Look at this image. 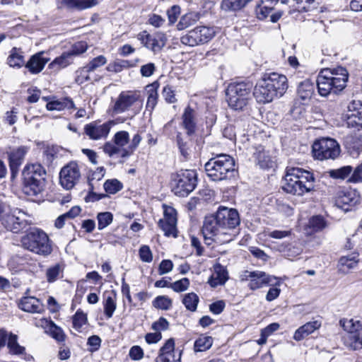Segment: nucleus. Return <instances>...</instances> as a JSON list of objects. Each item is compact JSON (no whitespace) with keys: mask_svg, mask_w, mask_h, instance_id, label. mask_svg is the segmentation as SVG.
Instances as JSON below:
<instances>
[{"mask_svg":"<svg viewBox=\"0 0 362 362\" xmlns=\"http://www.w3.org/2000/svg\"><path fill=\"white\" fill-rule=\"evenodd\" d=\"M172 300L166 296H159L153 301V305L158 309L168 310L171 308Z\"/></svg>","mask_w":362,"mask_h":362,"instance_id":"obj_50","label":"nucleus"},{"mask_svg":"<svg viewBox=\"0 0 362 362\" xmlns=\"http://www.w3.org/2000/svg\"><path fill=\"white\" fill-rule=\"evenodd\" d=\"M202 231L207 245L214 242L224 244L231 241V235L224 231L214 215L205 217Z\"/></svg>","mask_w":362,"mask_h":362,"instance_id":"obj_9","label":"nucleus"},{"mask_svg":"<svg viewBox=\"0 0 362 362\" xmlns=\"http://www.w3.org/2000/svg\"><path fill=\"white\" fill-rule=\"evenodd\" d=\"M181 351L175 350L174 340L169 339L160 349L155 362H181Z\"/></svg>","mask_w":362,"mask_h":362,"instance_id":"obj_21","label":"nucleus"},{"mask_svg":"<svg viewBox=\"0 0 362 362\" xmlns=\"http://www.w3.org/2000/svg\"><path fill=\"white\" fill-rule=\"evenodd\" d=\"M129 356L134 361H139L144 357V351L139 346H133L129 350Z\"/></svg>","mask_w":362,"mask_h":362,"instance_id":"obj_63","label":"nucleus"},{"mask_svg":"<svg viewBox=\"0 0 362 362\" xmlns=\"http://www.w3.org/2000/svg\"><path fill=\"white\" fill-rule=\"evenodd\" d=\"M288 87L285 75L272 72L265 74L259 80L254 88L253 95L258 103H267L283 96Z\"/></svg>","mask_w":362,"mask_h":362,"instance_id":"obj_1","label":"nucleus"},{"mask_svg":"<svg viewBox=\"0 0 362 362\" xmlns=\"http://www.w3.org/2000/svg\"><path fill=\"white\" fill-rule=\"evenodd\" d=\"M73 62L72 57L68 52H63L59 57L54 59L49 64V69L57 71L71 64Z\"/></svg>","mask_w":362,"mask_h":362,"instance_id":"obj_37","label":"nucleus"},{"mask_svg":"<svg viewBox=\"0 0 362 362\" xmlns=\"http://www.w3.org/2000/svg\"><path fill=\"white\" fill-rule=\"evenodd\" d=\"M107 63V59L103 55L98 56L90 60L86 66L91 72Z\"/></svg>","mask_w":362,"mask_h":362,"instance_id":"obj_55","label":"nucleus"},{"mask_svg":"<svg viewBox=\"0 0 362 362\" xmlns=\"http://www.w3.org/2000/svg\"><path fill=\"white\" fill-rule=\"evenodd\" d=\"M352 168L349 165L344 166L341 168L332 170L331 172V176L334 178L337 179H345L351 173Z\"/></svg>","mask_w":362,"mask_h":362,"instance_id":"obj_59","label":"nucleus"},{"mask_svg":"<svg viewBox=\"0 0 362 362\" xmlns=\"http://www.w3.org/2000/svg\"><path fill=\"white\" fill-rule=\"evenodd\" d=\"M279 0H262L257 5L255 13L259 20H265L274 9L273 5L278 3Z\"/></svg>","mask_w":362,"mask_h":362,"instance_id":"obj_32","label":"nucleus"},{"mask_svg":"<svg viewBox=\"0 0 362 362\" xmlns=\"http://www.w3.org/2000/svg\"><path fill=\"white\" fill-rule=\"evenodd\" d=\"M214 216L224 231L231 235V240H233L237 234L235 229L240 222L238 211L220 206Z\"/></svg>","mask_w":362,"mask_h":362,"instance_id":"obj_14","label":"nucleus"},{"mask_svg":"<svg viewBox=\"0 0 362 362\" xmlns=\"http://www.w3.org/2000/svg\"><path fill=\"white\" fill-rule=\"evenodd\" d=\"M90 72L91 71L88 69H87L86 66L78 69L76 71L75 81L78 84H83L85 82L90 81L91 80L90 76Z\"/></svg>","mask_w":362,"mask_h":362,"instance_id":"obj_52","label":"nucleus"},{"mask_svg":"<svg viewBox=\"0 0 362 362\" xmlns=\"http://www.w3.org/2000/svg\"><path fill=\"white\" fill-rule=\"evenodd\" d=\"M114 124L115 122L113 121H108L103 124L93 122L85 125L84 132L90 139L99 140L105 139Z\"/></svg>","mask_w":362,"mask_h":362,"instance_id":"obj_20","label":"nucleus"},{"mask_svg":"<svg viewBox=\"0 0 362 362\" xmlns=\"http://www.w3.org/2000/svg\"><path fill=\"white\" fill-rule=\"evenodd\" d=\"M81 174L79 166L75 162H70L64 165L59 173V183L61 186L69 190L77 185L81 179Z\"/></svg>","mask_w":362,"mask_h":362,"instance_id":"obj_17","label":"nucleus"},{"mask_svg":"<svg viewBox=\"0 0 362 362\" xmlns=\"http://www.w3.org/2000/svg\"><path fill=\"white\" fill-rule=\"evenodd\" d=\"M314 180L310 171L300 168H287L282 188L287 193L302 196L313 189Z\"/></svg>","mask_w":362,"mask_h":362,"instance_id":"obj_3","label":"nucleus"},{"mask_svg":"<svg viewBox=\"0 0 362 362\" xmlns=\"http://www.w3.org/2000/svg\"><path fill=\"white\" fill-rule=\"evenodd\" d=\"M23 247L40 256L47 257L53 250L52 242L47 233L38 228L29 230L21 239Z\"/></svg>","mask_w":362,"mask_h":362,"instance_id":"obj_5","label":"nucleus"},{"mask_svg":"<svg viewBox=\"0 0 362 362\" xmlns=\"http://www.w3.org/2000/svg\"><path fill=\"white\" fill-rule=\"evenodd\" d=\"M346 334L342 340L344 344L350 350L362 349V322L354 319H341L339 321Z\"/></svg>","mask_w":362,"mask_h":362,"instance_id":"obj_10","label":"nucleus"},{"mask_svg":"<svg viewBox=\"0 0 362 362\" xmlns=\"http://www.w3.org/2000/svg\"><path fill=\"white\" fill-rule=\"evenodd\" d=\"M216 34L215 29L209 26H197L183 35L181 42L189 47H194L209 42Z\"/></svg>","mask_w":362,"mask_h":362,"instance_id":"obj_13","label":"nucleus"},{"mask_svg":"<svg viewBox=\"0 0 362 362\" xmlns=\"http://www.w3.org/2000/svg\"><path fill=\"white\" fill-rule=\"evenodd\" d=\"M315 86L313 83L309 79L300 82L298 86L297 93L302 100L311 98L314 93Z\"/></svg>","mask_w":362,"mask_h":362,"instance_id":"obj_39","label":"nucleus"},{"mask_svg":"<svg viewBox=\"0 0 362 362\" xmlns=\"http://www.w3.org/2000/svg\"><path fill=\"white\" fill-rule=\"evenodd\" d=\"M141 141V136L140 134H136L129 142V134L126 131H119L113 137V141L122 152V157L129 156L132 154L139 145Z\"/></svg>","mask_w":362,"mask_h":362,"instance_id":"obj_16","label":"nucleus"},{"mask_svg":"<svg viewBox=\"0 0 362 362\" xmlns=\"http://www.w3.org/2000/svg\"><path fill=\"white\" fill-rule=\"evenodd\" d=\"M309 226L315 231H319L326 227V222L320 216L312 217L309 221Z\"/></svg>","mask_w":362,"mask_h":362,"instance_id":"obj_57","label":"nucleus"},{"mask_svg":"<svg viewBox=\"0 0 362 362\" xmlns=\"http://www.w3.org/2000/svg\"><path fill=\"white\" fill-rule=\"evenodd\" d=\"M48 332L51 337L58 341H63L65 339V335L63 330L57 326L53 322H50L48 327Z\"/></svg>","mask_w":362,"mask_h":362,"instance_id":"obj_54","label":"nucleus"},{"mask_svg":"<svg viewBox=\"0 0 362 362\" xmlns=\"http://www.w3.org/2000/svg\"><path fill=\"white\" fill-rule=\"evenodd\" d=\"M199 299L198 296L194 293H189L185 294L182 298V303L187 310L194 312L197 310Z\"/></svg>","mask_w":362,"mask_h":362,"instance_id":"obj_47","label":"nucleus"},{"mask_svg":"<svg viewBox=\"0 0 362 362\" xmlns=\"http://www.w3.org/2000/svg\"><path fill=\"white\" fill-rule=\"evenodd\" d=\"M99 0H64V4L70 8L83 10L98 5Z\"/></svg>","mask_w":362,"mask_h":362,"instance_id":"obj_40","label":"nucleus"},{"mask_svg":"<svg viewBox=\"0 0 362 362\" xmlns=\"http://www.w3.org/2000/svg\"><path fill=\"white\" fill-rule=\"evenodd\" d=\"M163 218L160 219L158 225L164 232L165 235H177V212L171 206L163 205Z\"/></svg>","mask_w":362,"mask_h":362,"instance_id":"obj_19","label":"nucleus"},{"mask_svg":"<svg viewBox=\"0 0 362 362\" xmlns=\"http://www.w3.org/2000/svg\"><path fill=\"white\" fill-rule=\"evenodd\" d=\"M2 225L13 233H18L25 227V221L16 214H6L2 218Z\"/></svg>","mask_w":362,"mask_h":362,"instance_id":"obj_27","label":"nucleus"},{"mask_svg":"<svg viewBox=\"0 0 362 362\" xmlns=\"http://www.w3.org/2000/svg\"><path fill=\"white\" fill-rule=\"evenodd\" d=\"M45 171L40 164L28 165L23 171V190L28 196L40 194L45 186Z\"/></svg>","mask_w":362,"mask_h":362,"instance_id":"obj_7","label":"nucleus"},{"mask_svg":"<svg viewBox=\"0 0 362 362\" xmlns=\"http://www.w3.org/2000/svg\"><path fill=\"white\" fill-rule=\"evenodd\" d=\"M139 255L140 259L144 262L150 263L153 260V254L148 245H144L140 247Z\"/></svg>","mask_w":362,"mask_h":362,"instance_id":"obj_58","label":"nucleus"},{"mask_svg":"<svg viewBox=\"0 0 362 362\" xmlns=\"http://www.w3.org/2000/svg\"><path fill=\"white\" fill-rule=\"evenodd\" d=\"M243 280L248 281V287L252 290H256L264 286L279 285L280 283L275 276H272L262 271H245Z\"/></svg>","mask_w":362,"mask_h":362,"instance_id":"obj_15","label":"nucleus"},{"mask_svg":"<svg viewBox=\"0 0 362 362\" xmlns=\"http://www.w3.org/2000/svg\"><path fill=\"white\" fill-rule=\"evenodd\" d=\"M21 49L13 47L10 51L7 63L11 67L21 68L24 65V56Z\"/></svg>","mask_w":362,"mask_h":362,"instance_id":"obj_38","label":"nucleus"},{"mask_svg":"<svg viewBox=\"0 0 362 362\" xmlns=\"http://www.w3.org/2000/svg\"><path fill=\"white\" fill-rule=\"evenodd\" d=\"M199 19V14L197 12H189L182 16L177 25L178 30H184L194 24Z\"/></svg>","mask_w":362,"mask_h":362,"instance_id":"obj_42","label":"nucleus"},{"mask_svg":"<svg viewBox=\"0 0 362 362\" xmlns=\"http://www.w3.org/2000/svg\"><path fill=\"white\" fill-rule=\"evenodd\" d=\"M138 39L142 45L154 54L160 52L167 42V37L163 33H156L153 35L143 31L138 35Z\"/></svg>","mask_w":362,"mask_h":362,"instance_id":"obj_18","label":"nucleus"},{"mask_svg":"<svg viewBox=\"0 0 362 362\" xmlns=\"http://www.w3.org/2000/svg\"><path fill=\"white\" fill-rule=\"evenodd\" d=\"M228 279V275L226 268L220 264H216L214 267V273L209 280V284L211 287H216L219 285H223Z\"/></svg>","mask_w":362,"mask_h":362,"instance_id":"obj_28","label":"nucleus"},{"mask_svg":"<svg viewBox=\"0 0 362 362\" xmlns=\"http://www.w3.org/2000/svg\"><path fill=\"white\" fill-rule=\"evenodd\" d=\"M88 49V45L86 42L80 41L71 47V49L68 51V53L70 54V56L74 58L75 56H78L84 53Z\"/></svg>","mask_w":362,"mask_h":362,"instance_id":"obj_56","label":"nucleus"},{"mask_svg":"<svg viewBox=\"0 0 362 362\" xmlns=\"http://www.w3.org/2000/svg\"><path fill=\"white\" fill-rule=\"evenodd\" d=\"M359 201L356 192L352 190L343 191L339 193L335 204L337 207L349 211L350 206H355Z\"/></svg>","mask_w":362,"mask_h":362,"instance_id":"obj_23","label":"nucleus"},{"mask_svg":"<svg viewBox=\"0 0 362 362\" xmlns=\"http://www.w3.org/2000/svg\"><path fill=\"white\" fill-rule=\"evenodd\" d=\"M252 0H222L221 8L226 11H238L245 8Z\"/></svg>","mask_w":362,"mask_h":362,"instance_id":"obj_34","label":"nucleus"},{"mask_svg":"<svg viewBox=\"0 0 362 362\" xmlns=\"http://www.w3.org/2000/svg\"><path fill=\"white\" fill-rule=\"evenodd\" d=\"M103 187L107 193L114 194L120 191L122 189L123 185L118 180L110 179L105 182Z\"/></svg>","mask_w":362,"mask_h":362,"instance_id":"obj_51","label":"nucleus"},{"mask_svg":"<svg viewBox=\"0 0 362 362\" xmlns=\"http://www.w3.org/2000/svg\"><path fill=\"white\" fill-rule=\"evenodd\" d=\"M346 146L353 156H358L362 151V139L359 137L348 136Z\"/></svg>","mask_w":362,"mask_h":362,"instance_id":"obj_44","label":"nucleus"},{"mask_svg":"<svg viewBox=\"0 0 362 362\" xmlns=\"http://www.w3.org/2000/svg\"><path fill=\"white\" fill-rule=\"evenodd\" d=\"M162 93L165 100L168 103H175L177 102L175 90L173 89L172 86L168 85L165 86Z\"/></svg>","mask_w":362,"mask_h":362,"instance_id":"obj_61","label":"nucleus"},{"mask_svg":"<svg viewBox=\"0 0 362 362\" xmlns=\"http://www.w3.org/2000/svg\"><path fill=\"white\" fill-rule=\"evenodd\" d=\"M213 344V338L209 336H201L194 342V350L196 352L205 351Z\"/></svg>","mask_w":362,"mask_h":362,"instance_id":"obj_46","label":"nucleus"},{"mask_svg":"<svg viewBox=\"0 0 362 362\" xmlns=\"http://www.w3.org/2000/svg\"><path fill=\"white\" fill-rule=\"evenodd\" d=\"M195 111L189 106H187L182 115V127L186 130L187 135L194 134L197 128Z\"/></svg>","mask_w":362,"mask_h":362,"instance_id":"obj_26","label":"nucleus"},{"mask_svg":"<svg viewBox=\"0 0 362 362\" xmlns=\"http://www.w3.org/2000/svg\"><path fill=\"white\" fill-rule=\"evenodd\" d=\"M6 341L7 348L10 354L18 356L28 362L33 361V356L27 354L25 348L21 346L18 342V336L16 334L8 333Z\"/></svg>","mask_w":362,"mask_h":362,"instance_id":"obj_22","label":"nucleus"},{"mask_svg":"<svg viewBox=\"0 0 362 362\" xmlns=\"http://www.w3.org/2000/svg\"><path fill=\"white\" fill-rule=\"evenodd\" d=\"M348 76L347 70L342 66L321 70L316 80L319 94L325 97L339 93L346 87Z\"/></svg>","mask_w":362,"mask_h":362,"instance_id":"obj_2","label":"nucleus"},{"mask_svg":"<svg viewBox=\"0 0 362 362\" xmlns=\"http://www.w3.org/2000/svg\"><path fill=\"white\" fill-rule=\"evenodd\" d=\"M27 152L28 148L25 146H20L11 152L9 155V160L11 170L13 175L18 171V168Z\"/></svg>","mask_w":362,"mask_h":362,"instance_id":"obj_29","label":"nucleus"},{"mask_svg":"<svg viewBox=\"0 0 362 362\" xmlns=\"http://www.w3.org/2000/svg\"><path fill=\"white\" fill-rule=\"evenodd\" d=\"M19 308L23 311L33 313H40L43 310L42 304L34 297L22 298L19 303Z\"/></svg>","mask_w":362,"mask_h":362,"instance_id":"obj_30","label":"nucleus"},{"mask_svg":"<svg viewBox=\"0 0 362 362\" xmlns=\"http://www.w3.org/2000/svg\"><path fill=\"white\" fill-rule=\"evenodd\" d=\"M208 177L214 181L230 178L235 173V161L226 154L218 155L211 158L204 165Z\"/></svg>","mask_w":362,"mask_h":362,"instance_id":"obj_4","label":"nucleus"},{"mask_svg":"<svg viewBox=\"0 0 362 362\" xmlns=\"http://www.w3.org/2000/svg\"><path fill=\"white\" fill-rule=\"evenodd\" d=\"M49 60V58L45 57L44 52H40L33 55L25 66L32 74H37L42 71Z\"/></svg>","mask_w":362,"mask_h":362,"instance_id":"obj_24","label":"nucleus"},{"mask_svg":"<svg viewBox=\"0 0 362 362\" xmlns=\"http://www.w3.org/2000/svg\"><path fill=\"white\" fill-rule=\"evenodd\" d=\"M97 220L98 228L99 230H102L112 223L113 215L108 211L100 212L97 215Z\"/></svg>","mask_w":362,"mask_h":362,"instance_id":"obj_49","label":"nucleus"},{"mask_svg":"<svg viewBox=\"0 0 362 362\" xmlns=\"http://www.w3.org/2000/svg\"><path fill=\"white\" fill-rule=\"evenodd\" d=\"M46 107L48 110L52 111V110H62L64 109H71L74 108V102L69 98H64L61 100H53L50 101L47 103Z\"/></svg>","mask_w":362,"mask_h":362,"instance_id":"obj_41","label":"nucleus"},{"mask_svg":"<svg viewBox=\"0 0 362 362\" xmlns=\"http://www.w3.org/2000/svg\"><path fill=\"white\" fill-rule=\"evenodd\" d=\"M64 266L62 264L57 263L49 266L45 272L47 281L49 284L54 283L63 277Z\"/></svg>","mask_w":362,"mask_h":362,"instance_id":"obj_36","label":"nucleus"},{"mask_svg":"<svg viewBox=\"0 0 362 362\" xmlns=\"http://www.w3.org/2000/svg\"><path fill=\"white\" fill-rule=\"evenodd\" d=\"M351 113L348 116V124L362 127V101L353 100L348 106Z\"/></svg>","mask_w":362,"mask_h":362,"instance_id":"obj_25","label":"nucleus"},{"mask_svg":"<svg viewBox=\"0 0 362 362\" xmlns=\"http://www.w3.org/2000/svg\"><path fill=\"white\" fill-rule=\"evenodd\" d=\"M197 174L194 170H180L171 175V187L174 194L187 197L196 187Z\"/></svg>","mask_w":362,"mask_h":362,"instance_id":"obj_8","label":"nucleus"},{"mask_svg":"<svg viewBox=\"0 0 362 362\" xmlns=\"http://www.w3.org/2000/svg\"><path fill=\"white\" fill-rule=\"evenodd\" d=\"M103 151L110 157L113 156L121 152V149L116 145V144L111 142H106L103 147Z\"/></svg>","mask_w":362,"mask_h":362,"instance_id":"obj_62","label":"nucleus"},{"mask_svg":"<svg viewBox=\"0 0 362 362\" xmlns=\"http://www.w3.org/2000/svg\"><path fill=\"white\" fill-rule=\"evenodd\" d=\"M105 172L106 170L104 167H98L95 170H88L87 173V182L90 192H92L96 188V183L104 177Z\"/></svg>","mask_w":362,"mask_h":362,"instance_id":"obj_33","label":"nucleus"},{"mask_svg":"<svg viewBox=\"0 0 362 362\" xmlns=\"http://www.w3.org/2000/svg\"><path fill=\"white\" fill-rule=\"evenodd\" d=\"M143 107V99L139 91H122L117 97L113 112L120 114L131 110L134 115L140 112Z\"/></svg>","mask_w":362,"mask_h":362,"instance_id":"obj_11","label":"nucleus"},{"mask_svg":"<svg viewBox=\"0 0 362 362\" xmlns=\"http://www.w3.org/2000/svg\"><path fill=\"white\" fill-rule=\"evenodd\" d=\"M252 88L250 83H230L226 90L228 106L234 110H244L252 100Z\"/></svg>","mask_w":362,"mask_h":362,"instance_id":"obj_6","label":"nucleus"},{"mask_svg":"<svg viewBox=\"0 0 362 362\" xmlns=\"http://www.w3.org/2000/svg\"><path fill=\"white\" fill-rule=\"evenodd\" d=\"M132 65L127 60L117 59L110 62L106 67L107 71L114 73H119L124 69L131 67Z\"/></svg>","mask_w":362,"mask_h":362,"instance_id":"obj_48","label":"nucleus"},{"mask_svg":"<svg viewBox=\"0 0 362 362\" xmlns=\"http://www.w3.org/2000/svg\"><path fill=\"white\" fill-rule=\"evenodd\" d=\"M116 295L110 293L105 295L104 301V313L107 318H111L116 309Z\"/></svg>","mask_w":362,"mask_h":362,"instance_id":"obj_43","label":"nucleus"},{"mask_svg":"<svg viewBox=\"0 0 362 362\" xmlns=\"http://www.w3.org/2000/svg\"><path fill=\"white\" fill-rule=\"evenodd\" d=\"M173 263L170 259H164L159 264L158 273L160 275L168 274L173 270Z\"/></svg>","mask_w":362,"mask_h":362,"instance_id":"obj_64","label":"nucleus"},{"mask_svg":"<svg viewBox=\"0 0 362 362\" xmlns=\"http://www.w3.org/2000/svg\"><path fill=\"white\" fill-rule=\"evenodd\" d=\"M189 286V281L187 278H183L180 280L176 281L170 285L171 288L175 292H182L186 291Z\"/></svg>","mask_w":362,"mask_h":362,"instance_id":"obj_60","label":"nucleus"},{"mask_svg":"<svg viewBox=\"0 0 362 362\" xmlns=\"http://www.w3.org/2000/svg\"><path fill=\"white\" fill-rule=\"evenodd\" d=\"M312 152L314 158L320 160L335 159L339 155L340 147L333 139L321 138L313 143Z\"/></svg>","mask_w":362,"mask_h":362,"instance_id":"obj_12","label":"nucleus"},{"mask_svg":"<svg viewBox=\"0 0 362 362\" xmlns=\"http://www.w3.org/2000/svg\"><path fill=\"white\" fill-rule=\"evenodd\" d=\"M320 326L321 323L317 320L307 322L296 330L293 339L296 341H300L305 337L314 332L316 329H318Z\"/></svg>","mask_w":362,"mask_h":362,"instance_id":"obj_31","label":"nucleus"},{"mask_svg":"<svg viewBox=\"0 0 362 362\" xmlns=\"http://www.w3.org/2000/svg\"><path fill=\"white\" fill-rule=\"evenodd\" d=\"M87 323V316L81 310H77L73 316V327L77 330L80 331L82 327Z\"/></svg>","mask_w":362,"mask_h":362,"instance_id":"obj_53","label":"nucleus"},{"mask_svg":"<svg viewBox=\"0 0 362 362\" xmlns=\"http://www.w3.org/2000/svg\"><path fill=\"white\" fill-rule=\"evenodd\" d=\"M358 255L353 253L351 255L341 257L339 259L338 267L339 269L344 273L354 268L358 262Z\"/></svg>","mask_w":362,"mask_h":362,"instance_id":"obj_35","label":"nucleus"},{"mask_svg":"<svg viewBox=\"0 0 362 362\" xmlns=\"http://www.w3.org/2000/svg\"><path fill=\"white\" fill-rule=\"evenodd\" d=\"M292 234V229L288 227H284L281 229H275L272 230H269L265 232V235L267 237L276 240H282L284 238H290Z\"/></svg>","mask_w":362,"mask_h":362,"instance_id":"obj_45","label":"nucleus"}]
</instances>
